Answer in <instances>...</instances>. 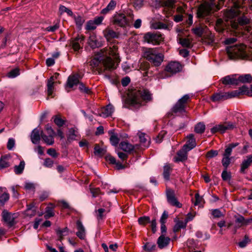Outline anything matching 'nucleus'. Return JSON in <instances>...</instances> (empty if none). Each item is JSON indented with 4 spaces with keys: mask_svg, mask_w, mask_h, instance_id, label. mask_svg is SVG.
<instances>
[{
    "mask_svg": "<svg viewBox=\"0 0 252 252\" xmlns=\"http://www.w3.org/2000/svg\"><path fill=\"white\" fill-rule=\"evenodd\" d=\"M98 57H94L90 62V65L101 74L105 70H112L116 68V65L120 62L118 53V47L114 44H110L97 53Z\"/></svg>",
    "mask_w": 252,
    "mask_h": 252,
    "instance_id": "nucleus-1",
    "label": "nucleus"
},
{
    "mask_svg": "<svg viewBox=\"0 0 252 252\" xmlns=\"http://www.w3.org/2000/svg\"><path fill=\"white\" fill-rule=\"evenodd\" d=\"M227 53L230 59H237L251 60L252 58L246 51V46L243 44L231 46L227 48Z\"/></svg>",
    "mask_w": 252,
    "mask_h": 252,
    "instance_id": "nucleus-2",
    "label": "nucleus"
},
{
    "mask_svg": "<svg viewBox=\"0 0 252 252\" xmlns=\"http://www.w3.org/2000/svg\"><path fill=\"white\" fill-rule=\"evenodd\" d=\"M152 99V94L146 89H135L133 90L129 97V100L133 105H141L142 101H150Z\"/></svg>",
    "mask_w": 252,
    "mask_h": 252,
    "instance_id": "nucleus-3",
    "label": "nucleus"
},
{
    "mask_svg": "<svg viewBox=\"0 0 252 252\" xmlns=\"http://www.w3.org/2000/svg\"><path fill=\"white\" fill-rule=\"evenodd\" d=\"M134 15L131 10H128L124 13H116L112 18L113 24L121 27H125L130 24L133 21Z\"/></svg>",
    "mask_w": 252,
    "mask_h": 252,
    "instance_id": "nucleus-4",
    "label": "nucleus"
},
{
    "mask_svg": "<svg viewBox=\"0 0 252 252\" xmlns=\"http://www.w3.org/2000/svg\"><path fill=\"white\" fill-rule=\"evenodd\" d=\"M144 57L155 66H159L164 59V55L157 48L147 49L144 52Z\"/></svg>",
    "mask_w": 252,
    "mask_h": 252,
    "instance_id": "nucleus-5",
    "label": "nucleus"
},
{
    "mask_svg": "<svg viewBox=\"0 0 252 252\" xmlns=\"http://www.w3.org/2000/svg\"><path fill=\"white\" fill-rule=\"evenodd\" d=\"M207 0V1L200 4L197 9V16L199 18H204L205 17L210 15L212 10H218L220 8L219 5L216 4L213 1Z\"/></svg>",
    "mask_w": 252,
    "mask_h": 252,
    "instance_id": "nucleus-6",
    "label": "nucleus"
},
{
    "mask_svg": "<svg viewBox=\"0 0 252 252\" xmlns=\"http://www.w3.org/2000/svg\"><path fill=\"white\" fill-rule=\"evenodd\" d=\"M182 66L177 62H171L166 66L165 70L160 74L159 77L165 78L181 71Z\"/></svg>",
    "mask_w": 252,
    "mask_h": 252,
    "instance_id": "nucleus-7",
    "label": "nucleus"
},
{
    "mask_svg": "<svg viewBox=\"0 0 252 252\" xmlns=\"http://www.w3.org/2000/svg\"><path fill=\"white\" fill-rule=\"evenodd\" d=\"M164 37L158 32H148L144 35V41L152 45H158L163 41Z\"/></svg>",
    "mask_w": 252,
    "mask_h": 252,
    "instance_id": "nucleus-8",
    "label": "nucleus"
},
{
    "mask_svg": "<svg viewBox=\"0 0 252 252\" xmlns=\"http://www.w3.org/2000/svg\"><path fill=\"white\" fill-rule=\"evenodd\" d=\"M189 99V94L184 95L173 106L172 109V112L176 114L185 112L186 104Z\"/></svg>",
    "mask_w": 252,
    "mask_h": 252,
    "instance_id": "nucleus-9",
    "label": "nucleus"
},
{
    "mask_svg": "<svg viewBox=\"0 0 252 252\" xmlns=\"http://www.w3.org/2000/svg\"><path fill=\"white\" fill-rule=\"evenodd\" d=\"M250 19L245 15L239 17L237 20L231 21V27L234 29H237L239 28V26H244L250 24Z\"/></svg>",
    "mask_w": 252,
    "mask_h": 252,
    "instance_id": "nucleus-10",
    "label": "nucleus"
},
{
    "mask_svg": "<svg viewBox=\"0 0 252 252\" xmlns=\"http://www.w3.org/2000/svg\"><path fill=\"white\" fill-rule=\"evenodd\" d=\"M166 196L167 201L170 204L178 208H181L182 207V204L177 200L175 197L173 190L170 189H167Z\"/></svg>",
    "mask_w": 252,
    "mask_h": 252,
    "instance_id": "nucleus-11",
    "label": "nucleus"
},
{
    "mask_svg": "<svg viewBox=\"0 0 252 252\" xmlns=\"http://www.w3.org/2000/svg\"><path fill=\"white\" fill-rule=\"evenodd\" d=\"M187 141L186 144L183 146L184 150L190 151L195 147L196 144L194 135L190 134L187 136Z\"/></svg>",
    "mask_w": 252,
    "mask_h": 252,
    "instance_id": "nucleus-12",
    "label": "nucleus"
},
{
    "mask_svg": "<svg viewBox=\"0 0 252 252\" xmlns=\"http://www.w3.org/2000/svg\"><path fill=\"white\" fill-rule=\"evenodd\" d=\"M3 220L9 226H11L15 224V219L17 218L15 214H11L6 211H3L2 213Z\"/></svg>",
    "mask_w": 252,
    "mask_h": 252,
    "instance_id": "nucleus-13",
    "label": "nucleus"
},
{
    "mask_svg": "<svg viewBox=\"0 0 252 252\" xmlns=\"http://www.w3.org/2000/svg\"><path fill=\"white\" fill-rule=\"evenodd\" d=\"M237 75H228L221 79L222 83L224 85H238L239 84L238 78Z\"/></svg>",
    "mask_w": 252,
    "mask_h": 252,
    "instance_id": "nucleus-14",
    "label": "nucleus"
},
{
    "mask_svg": "<svg viewBox=\"0 0 252 252\" xmlns=\"http://www.w3.org/2000/svg\"><path fill=\"white\" fill-rule=\"evenodd\" d=\"M84 37L82 35H78L72 41L71 46L74 51H78L81 48V45H83Z\"/></svg>",
    "mask_w": 252,
    "mask_h": 252,
    "instance_id": "nucleus-15",
    "label": "nucleus"
},
{
    "mask_svg": "<svg viewBox=\"0 0 252 252\" xmlns=\"http://www.w3.org/2000/svg\"><path fill=\"white\" fill-rule=\"evenodd\" d=\"M114 111V108L111 104L107 105L105 107L102 108L99 115L102 117H107L111 115Z\"/></svg>",
    "mask_w": 252,
    "mask_h": 252,
    "instance_id": "nucleus-16",
    "label": "nucleus"
},
{
    "mask_svg": "<svg viewBox=\"0 0 252 252\" xmlns=\"http://www.w3.org/2000/svg\"><path fill=\"white\" fill-rule=\"evenodd\" d=\"M41 131L38 128H34L31 135V139L32 143L34 144H38L40 140Z\"/></svg>",
    "mask_w": 252,
    "mask_h": 252,
    "instance_id": "nucleus-17",
    "label": "nucleus"
},
{
    "mask_svg": "<svg viewBox=\"0 0 252 252\" xmlns=\"http://www.w3.org/2000/svg\"><path fill=\"white\" fill-rule=\"evenodd\" d=\"M77 228L78 231L76 232V235L81 239H84L85 237V229L83 224L80 220H77L76 222Z\"/></svg>",
    "mask_w": 252,
    "mask_h": 252,
    "instance_id": "nucleus-18",
    "label": "nucleus"
},
{
    "mask_svg": "<svg viewBox=\"0 0 252 252\" xmlns=\"http://www.w3.org/2000/svg\"><path fill=\"white\" fill-rule=\"evenodd\" d=\"M117 4V0H111L106 7L101 10V13L103 14H106L109 12L114 10L116 8Z\"/></svg>",
    "mask_w": 252,
    "mask_h": 252,
    "instance_id": "nucleus-19",
    "label": "nucleus"
},
{
    "mask_svg": "<svg viewBox=\"0 0 252 252\" xmlns=\"http://www.w3.org/2000/svg\"><path fill=\"white\" fill-rule=\"evenodd\" d=\"M219 128V132L220 133H224L227 130L233 129L235 125L231 123H225L223 124H220L217 125Z\"/></svg>",
    "mask_w": 252,
    "mask_h": 252,
    "instance_id": "nucleus-20",
    "label": "nucleus"
},
{
    "mask_svg": "<svg viewBox=\"0 0 252 252\" xmlns=\"http://www.w3.org/2000/svg\"><path fill=\"white\" fill-rule=\"evenodd\" d=\"M170 239L169 237H165L164 235H161L158 239L157 244L160 249H162L168 245Z\"/></svg>",
    "mask_w": 252,
    "mask_h": 252,
    "instance_id": "nucleus-21",
    "label": "nucleus"
},
{
    "mask_svg": "<svg viewBox=\"0 0 252 252\" xmlns=\"http://www.w3.org/2000/svg\"><path fill=\"white\" fill-rule=\"evenodd\" d=\"M89 45L92 48H95L100 46V43L98 41L96 36L94 33L90 35L88 40Z\"/></svg>",
    "mask_w": 252,
    "mask_h": 252,
    "instance_id": "nucleus-22",
    "label": "nucleus"
},
{
    "mask_svg": "<svg viewBox=\"0 0 252 252\" xmlns=\"http://www.w3.org/2000/svg\"><path fill=\"white\" fill-rule=\"evenodd\" d=\"M79 78V76L78 74L70 76L67 80V86L69 88H72L74 86L79 84L80 83Z\"/></svg>",
    "mask_w": 252,
    "mask_h": 252,
    "instance_id": "nucleus-23",
    "label": "nucleus"
},
{
    "mask_svg": "<svg viewBox=\"0 0 252 252\" xmlns=\"http://www.w3.org/2000/svg\"><path fill=\"white\" fill-rule=\"evenodd\" d=\"M10 158V156L8 155L1 157L0 158V169L7 168L10 165L9 161Z\"/></svg>",
    "mask_w": 252,
    "mask_h": 252,
    "instance_id": "nucleus-24",
    "label": "nucleus"
},
{
    "mask_svg": "<svg viewBox=\"0 0 252 252\" xmlns=\"http://www.w3.org/2000/svg\"><path fill=\"white\" fill-rule=\"evenodd\" d=\"M103 33L104 37L108 41H110L113 38H117L118 37V34L113 30L110 29H106L104 31Z\"/></svg>",
    "mask_w": 252,
    "mask_h": 252,
    "instance_id": "nucleus-25",
    "label": "nucleus"
},
{
    "mask_svg": "<svg viewBox=\"0 0 252 252\" xmlns=\"http://www.w3.org/2000/svg\"><path fill=\"white\" fill-rule=\"evenodd\" d=\"M191 30L194 34L201 37L207 30V27L204 25H200L193 28Z\"/></svg>",
    "mask_w": 252,
    "mask_h": 252,
    "instance_id": "nucleus-26",
    "label": "nucleus"
},
{
    "mask_svg": "<svg viewBox=\"0 0 252 252\" xmlns=\"http://www.w3.org/2000/svg\"><path fill=\"white\" fill-rule=\"evenodd\" d=\"M55 83L54 76H51L47 81V94L48 96L52 97V95L54 91V84Z\"/></svg>",
    "mask_w": 252,
    "mask_h": 252,
    "instance_id": "nucleus-27",
    "label": "nucleus"
},
{
    "mask_svg": "<svg viewBox=\"0 0 252 252\" xmlns=\"http://www.w3.org/2000/svg\"><path fill=\"white\" fill-rule=\"evenodd\" d=\"M189 151L184 150V148L183 147L182 150L177 153V156L175 158V161H183L186 160L187 159V152Z\"/></svg>",
    "mask_w": 252,
    "mask_h": 252,
    "instance_id": "nucleus-28",
    "label": "nucleus"
},
{
    "mask_svg": "<svg viewBox=\"0 0 252 252\" xmlns=\"http://www.w3.org/2000/svg\"><path fill=\"white\" fill-rule=\"evenodd\" d=\"M235 7L230 9L226 13V16L229 19H232L240 14V11L239 7L235 4Z\"/></svg>",
    "mask_w": 252,
    "mask_h": 252,
    "instance_id": "nucleus-29",
    "label": "nucleus"
},
{
    "mask_svg": "<svg viewBox=\"0 0 252 252\" xmlns=\"http://www.w3.org/2000/svg\"><path fill=\"white\" fill-rule=\"evenodd\" d=\"M56 231L58 236V240L60 241H62L64 236L68 235V229L67 227H65L63 229L58 228L56 229Z\"/></svg>",
    "mask_w": 252,
    "mask_h": 252,
    "instance_id": "nucleus-30",
    "label": "nucleus"
},
{
    "mask_svg": "<svg viewBox=\"0 0 252 252\" xmlns=\"http://www.w3.org/2000/svg\"><path fill=\"white\" fill-rule=\"evenodd\" d=\"M41 137L42 140L48 145H52L54 143V137L52 135H46L41 131Z\"/></svg>",
    "mask_w": 252,
    "mask_h": 252,
    "instance_id": "nucleus-31",
    "label": "nucleus"
},
{
    "mask_svg": "<svg viewBox=\"0 0 252 252\" xmlns=\"http://www.w3.org/2000/svg\"><path fill=\"white\" fill-rule=\"evenodd\" d=\"M120 148L126 152H130L134 149L132 145L127 142H122L119 145Z\"/></svg>",
    "mask_w": 252,
    "mask_h": 252,
    "instance_id": "nucleus-32",
    "label": "nucleus"
},
{
    "mask_svg": "<svg viewBox=\"0 0 252 252\" xmlns=\"http://www.w3.org/2000/svg\"><path fill=\"white\" fill-rule=\"evenodd\" d=\"M4 189L0 188V203L4 205L9 198V194L6 191H3Z\"/></svg>",
    "mask_w": 252,
    "mask_h": 252,
    "instance_id": "nucleus-33",
    "label": "nucleus"
},
{
    "mask_svg": "<svg viewBox=\"0 0 252 252\" xmlns=\"http://www.w3.org/2000/svg\"><path fill=\"white\" fill-rule=\"evenodd\" d=\"M213 101H218L227 99L225 92H219L214 94L212 97Z\"/></svg>",
    "mask_w": 252,
    "mask_h": 252,
    "instance_id": "nucleus-34",
    "label": "nucleus"
},
{
    "mask_svg": "<svg viewBox=\"0 0 252 252\" xmlns=\"http://www.w3.org/2000/svg\"><path fill=\"white\" fill-rule=\"evenodd\" d=\"M239 143L237 142L229 144L226 146V149H225L223 156L230 157L231 154L232 149L237 147Z\"/></svg>",
    "mask_w": 252,
    "mask_h": 252,
    "instance_id": "nucleus-35",
    "label": "nucleus"
},
{
    "mask_svg": "<svg viewBox=\"0 0 252 252\" xmlns=\"http://www.w3.org/2000/svg\"><path fill=\"white\" fill-rule=\"evenodd\" d=\"M252 160L250 156H248L247 157V159L244 160L241 165V169L240 171L241 172H244L245 170L248 168V167L250 165L251 163H252Z\"/></svg>",
    "mask_w": 252,
    "mask_h": 252,
    "instance_id": "nucleus-36",
    "label": "nucleus"
},
{
    "mask_svg": "<svg viewBox=\"0 0 252 252\" xmlns=\"http://www.w3.org/2000/svg\"><path fill=\"white\" fill-rule=\"evenodd\" d=\"M238 80L239 83H251L252 81V76L250 74H246L242 75H240L238 77Z\"/></svg>",
    "mask_w": 252,
    "mask_h": 252,
    "instance_id": "nucleus-37",
    "label": "nucleus"
},
{
    "mask_svg": "<svg viewBox=\"0 0 252 252\" xmlns=\"http://www.w3.org/2000/svg\"><path fill=\"white\" fill-rule=\"evenodd\" d=\"M176 0H161L160 4L162 6L173 8Z\"/></svg>",
    "mask_w": 252,
    "mask_h": 252,
    "instance_id": "nucleus-38",
    "label": "nucleus"
},
{
    "mask_svg": "<svg viewBox=\"0 0 252 252\" xmlns=\"http://www.w3.org/2000/svg\"><path fill=\"white\" fill-rule=\"evenodd\" d=\"M187 223L186 222L178 220L176 222L175 225L173 227V231L175 232H178L181 228H184L186 227Z\"/></svg>",
    "mask_w": 252,
    "mask_h": 252,
    "instance_id": "nucleus-39",
    "label": "nucleus"
},
{
    "mask_svg": "<svg viewBox=\"0 0 252 252\" xmlns=\"http://www.w3.org/2000/svg\"><path fill=\"white\" fill-rule=\"evenodd\" d=\"M25 163L24 160L20 161V164L18 165H15L14 166V172L16 174H21L25 168Z\"/></svg>",
    "mask_w": 252,
    "mask_h": 252,
    "instance_id": "nucleus-40",
    "label": "nucleus"
},
{
    "mask_svg": "<svg viewBox=\"0 0 252 252\" xmlns=\"http://www.w3.org/2000/svg\"><path fill=\"white\" fill-rule=\"evenodd\" d=\"M54 207V206L51 204V206H47L46 208L45 215L44 216L45 219H47L54 216L55 214L53 212Z\"/></svg>",
    "mask_w": 252,
    "mask_h": 252,
    "instance_id": "nucleus-41",
    "label": "nucleus"
},
{
    "mask_svg": "<svg viewBox=\"0 0 252 252\" xmlns=\"http://www.w3.org/2000/svg\"><path fill=\"white\" fill-rule=\"evenodd\" d=\"M148 136H146L144 133H140L139 135L140 141L144 146L148 147L149 145V140L147 139Z\"/></svg>",
    "mask_w": 252,
    "mask_h": 252,
    "instance_id": "nucleus-42",
    "label": "nucleus"
},
{
    "mask_svg": "<svg viewBox=\"0 0 252 252\" xmlns=\"http://www.w3.org/2000/svg\"><path fill=\"white\" fill-rule=\"evenodd\" d=\"M171 168L169 165L166 164L163 167V177L166 180H169Z\"/></svg>",
    "mask_w": 252,
    "mask_h": 252,
    "instance_id": "nucleus-43",
    "label": "nucleus"
},
{
    "mask_svg": "<svg viewBox=\"0 0 252 252\" xmlns=\"http://www.w3.org/2000/svg\"><path fill=\"white\" fill-rule=\"evenodd\" d=\"M106 150L105 148H101L99 145H96L94 148V153L95 155L102 156L105 154Z\"/></svg>",
    "mask_w": 252,
    "mask_h": 252,
    "instance_id": "nucleus-44",
    "label": "nucleus"
},
{
    "mask_svg": "<svg viewBox=\"0 0 252 252\" xmlns=\"http://www.w3.org/2000/svg\"><path fill=\"white\" fill-rule=\"evenodd\" d=\"M156 246L153 243H146L143 246V249L147 252H153L156 249Z\"/></svg>",
    "mask_w": 252,
    "mask_h": 252,
    "instance_id": "nucleus-45",
    "label": "nucleus"
},
{
    "mask_svg": "<svg viewBox=\"0 0 252 252\" xmlns=\"http://www.w3.org/2000/svg\"><path fill=\"white\" fill-rule=\"evenodd\" d=\"M205 129V125L203 123H198L194 127V131L197 133H202Z\"/></svg>",
    "mask_w": 252,
    "mask_h": 252,
    "instance_id": "nucleus-46",
    "label": "nucleus"
},
{
    "mask_svg": "<svg viewBox=\"0 0 252 252\" xmlns=\"http://www.w3.org/2000/svg\"><path fill=\"white\" fill-rule=\"evenodd\" d=\"M235 222L236 223H240L241 224H238L235 226L234 232V233L236 232L237 229L238 228L240 227L243 225H245V218L242 216H239L237 217H236Z\"/></svg>",
    "mask_w": 252,
    "mask_h": 252,
    "instance_id": "nucleus-47",
    "label": "nucleus"
},
{
    "mask_svg": "<svg viewBox=\"0 0 252 252\" xmlns=\"http://www.w3.org/2000/svg\"><path fill=\"white\" fill-rule=\"evenodd\" d=\"M225 94L227 99L238 96L241 94V92L238 90H235L231 92H225Z\"/></svg>",
    "mask_w": 252,
    "mask_h": 252,
    "instance_id": "nucleus-48",
    "label": "nucleus"
},
{
    "mask_svg": "<svg viewBox=\"0 0 252 252\" xmlns=\"http://www.w3.org/2000/svg\"><path fill=\"white\" fill-rule=\"evenodd\" d=\"M179 42L183 47L188 48L191 47V41L188 38H180Z\"/></svg>",
    "mask_w": 252,
    "mask_h": 252,
    "instance_id": "nucleus-49",
    "label": "nucleus"
},
{
    "mask_svg": "<svg viewBox=\"0 0 252 252\" xmlns=\"http://www.w3.org/2000/svg\"><path fill=\"white\" fill-rule=\"evenodd\" d=\"M138 222L140 225H145L150 222V218L147 216L140 217L138 219Z\"/></svg>",
    "mask_w": 252,
    "mask_h": 252,
    "instance_id": "nucleus-50",
    "label": "nucleus"
},
{
    "mask_svg": "<svg viewBox=\"0 0 252 252\" xmlns=\"http://www.w3.org/2000/svg\"><path fill=\"white\" fill-rule=\"evenodd\" d=\"M59 10L61 14H62L64 12H66L69 16H73L72 11L70 9H68L64 6L61 5L59 8Z\"/></svg>",
    "mask_w": 252,
    "mask_h": 252,
    "instance_id": "nucleus-51",
    "label": "nucleus"
},
{
    "mask_svg": "<svg viewBox=\"0 0 252 252\" xmlns=\"http://www.w3.org/2000/svg\"><path fill=\"white\" fill-rule=\"evenodd\" d=\"M74 18L75 23L78 27H81L85 22V19L80 16H74Z\"/></svg>",
    "mask_w": 252,
    "mask_h": 252,
    "instance_id": "nucleus-52",
    "label": "nucleus"
},
{
    "mask_svg": "<svg viewBox=\"0 0 252 252\" xmlns=\"http://www.w3.org/2000/svg\"><path fill=\"white\" fill-rule=\"evenodd\" d=\"M19 75V70L18 68H15L9 71L7 76L9 78H14Z\"/></svg>",
    "mask_w": 252,
    "mask_h": 252,
    "instance_id": "nucleus-53",
    "label": "nucleus"
},
{
    "mask_svg": "<svg viewBox=\"0 0 252 252\" xmlns=\"http://www.w3.org/2000/svg\"><path fill=\"white\" fill-rule=\"evenodd\" d=\"M231 158L230 157L223 156L222 159V164L225 168H227L230 163Z\"/></svg>",
    "mask_w": 252,
    "mask_h": 252,
    "instance_id": "nucleus-54",
    "label": "nucleus"
},
{
    "mask_svg": "<svg viewBox=\"0 0 252 252\" xmlns=\"http://www.w3.org/2000/svg\"><path fill=\"white\" fill-rule=\"evenodd\" d=\"M110 140L111 144L113 146H117L119 142V139L115 134L111 135Z\"/></svg>",
    "mask_w": 252,
    "mask_h": 252,
    "instance_id": "nucleus-55",
    "label": "nucleus"
},
{
    "mask_svg": "<svg viewBox=\"0 0 252 252\" xmlns=\"http://www.w3.org/2000/svg\"><path fill=\"white\" fill-rule=\"evenodd\" d=\"M54 122L58 126H62L64 125V121L59 116L55 117Z\"/></svg>",
    "mask_w": 252,
    "mask_h": 252,
    "instance_id": "nucleus-56",
    "label": "nucleus"
},
{
    "mask_svg": "<svg viewBox=\"0 0 252 252\" xmlns=\"http://www.w3.org/2000/svg\"><path fill=\"white\" fill-rule=\"evenodd\" d=\"M96 26L93 20H90L87 23L86 29L87 30H94L95 29Z\"/></svg>",
    "mask_w": 252,
    "mask_h": 252,
    "instance_id": "nucleus-57",
    "label": "nucleus"
},
{
    "mask_svg": "<svg viewBox=\"0 0 252 252\" xmlns=\"http://www.w3.org/2000/svg\"><path fill=\"white\" fill-rule=\"evenodd\" d=\"M54 161L50 158H46L44 159L43 165L47 168H51L53 165Z\"/></svg>",
    "mask_w": 252,
    "mask_h": 252,
    "instance_id": "nucleus-58",
    "label": "nucleus"
},
{
    "mask_svg": "<svg viewBox=\"0 0 252 252\" xmlns=\"http://www.w3.org/2000/svg\"><path fill=\"white\" fill-rule=\"evenodd\" d=\"M218 155V151L217 150H210L206 154V157L208 158H212L216 157Z\"/></svg>",
    "mask_w": 252,
    "mask_h": 252,
    "instance_id": "nucleus-59",
    "label": "nucleus"
},
{
    "mask_svg": "<svg viewBox=\"0 0 252 252\" xmlns=\"http://www.w3.org/2000/svg\"><path fill=\"white\" fill-rule=\"evenodd\" d=\"M133 4L136 9H140L143 5V0H133Z\"/></svg>",
    "mask_w": 252,
    "mask_h": 252,
    "instance_id": "nucleus-60",
    "label": "nucleus"
},
{
    "mask_svg": "<svg viewBox=\"0 0 252 252\" xmlns=\"http://www.w3.org/2000/svg\"><path fill=\"white\" fill-rule=\"evenodd\" d=\"M250 241L249 238L248 236L245 235L244 237V239L242 242L239 243V246L241 248H244L246 246L247 243Z\"/></svg>",
    "mask_w": 252,
    "mask_h": 252,
    "instance_id": "nucleus-61",
    "label": "nucleus"
},
{
    "mask_svg": "<svg viewBox=\"0 0 252 252\" xmlns=\"http://www.w3.org/2000/svg\"><path fill=\"white\" fill-rule=\"evenodd\" d=\"M196 236L199 238H203L204 239H208L210 238V236L209 234L205 233V235L201 231H197L196 233Z\"/></svg>",
    "mask_w": 252,
    "mask_h": 252,
    "instance_id": "nucleus-62",
    "label": "nucleus"
},
{
    "mask_svg": "<svg viewBox=\"0 0 252 252\" xmlns=\"http://www.w3.org/2000/svg\"><path fill=\"white\" fill-rule=\"evenodd\" d=\"M45 129L48 135H52L53 136L55 137V132L49 125L48 124L46 125Z\"/></svg>",
    "mask_w": 252,
    "mask_h": 252,
    "instance_id": "nucleus-63",
    "label": "nucleus"
},
{
    "mask_svg": "<svg viewBox=\"0 0 252 252\" xmlns=\"http://www.w3.org/2000/svg\"><path fill=\"white\" fill-rule=\"evenodd\" d=\"M212 215L217 218H220L223 216V214L219 209H214L212 211Z\"/></svg>",
    "mask_w": 252,
    "mask_h": 252,
    "instance_id": "nucleus-64",
    "label": "nucleus"
}]
</instances>
